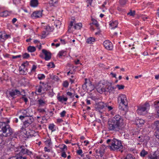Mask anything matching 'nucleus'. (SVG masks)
Returning <instances> with one entry per match:
<instances>
[{"label":"nucleus","mask_w":159,"mask_h":159,"mask_svg":"<svg viewBox=\"0 0 159 159\" xmlns=\"http://www.w3.org/2000/svg\"><path fill=\"white\" fill-rule=\"evenodd\" d=\"M123 128V120L119 115H116L108 122V128L110 131L118 132Z\"/></svg>","instance_id":"1"},{"label":"nucleus","mask_w":159,"mask_h":159,"mask_svg":"<svg viewBox=\"0 0 159 159\" xmlns=\"http://www.w3.org/2000/svg\"><path fill=\"white\" fill-rule=\"evenodd\" d=\"M106 142L109 145L111 150L114 151L123 148L121 141L115 139H108L107 140Z\"/></svg>","instance_id":"2"},{"label":"nucleus","mask_w":159,"mask_h":159,"mask_svg":"<svg viewBox=\"0 0 159 159\" xmlns=\"http://www.w3.org/2000/svg\"><path fill=\"white\" fill-rule=\"evenodd\" d=\"M2 132L3 136H10L12 133V130L9 125L5 122H0V132Z\"/></svg>","instance_id":"3"},{"label":"nucleus","mask_w":159,"mask_h":159,"mask_svg":"<svg viewBox=\"0 0 159 159\" xmlns=\"http://www.w3.org/2000/svg\"><path fill=\"white\" fill-rule=\"evenodd\" d=\"M118 101L120 103H121L124 106L125 108H120L119 107L120 109H121L122 111L124 112L123 115H125L126 114L127 110L128 109V101L127 99L126 96L123 94H120L119 95L118 98Z\"/></svg>","instance_id":"4"},{"label":"nucleus","mask_w":159,"mask_h":159,"mask_svg":"<svg viewBox=\"0 0 159 159\" xmlns=\"http://www.w3.org/2000/svg\"><path fill=\"white\" fill-rule=\"evenodd\" d=\"M150 108L149 103L146 102L144 104L138 107L137 110V113L140 115H144L148 112V111Z\"/></svg>","instance_id":"5"},{"label":"nucleus","mask_w":159,"mask_h":159,"mask_svg":"<svg viewBox=\"0 0 159 159\" xmlns=\"http://www.w3.org/2000/svg\"><path fill=\"white\" fill-rule=\"evenodd\" d=\"M29 65L28 62H25L22 64L19 68V70L21 74H26L27 73V67Z\"/></svg>","instance_id":"6"},{"label":"nucleus","mask_w":159,"mask_h":159,"mask_svg":"<svg viewBox=\"0 0 159 159\" xmlns=\"http://www.w3.org/2000/svg\"><path fill=\"white\" fill-rule=\"evenodd\" d=\"M20 113L21 114L19 116V118L21 120H23L25 117L30 116V114L27 109L21 110L20 112Z\"/></svg>","instance_id":"7"},{"label":"nucleus","mask_w":159,"mask_h":159,"mask_svg":"<svg viewBox=\"0 0 159 159\" xmlns=\"http://www.w3.org/2000/svg\"><path fill=\"white\" fill-rule=\"evenodd\" d=\"M43 10L36 11L33 12L31 16L33 18H40L42 16Z\"/></svg>","instance_id":"8"},{"label":"nucleus","mask_w":159,"mask_h":159,"mask_svg":"<svg viewBox=\"0 0 159 159\" xmlns=\"http://www.w3.org/2000/svg\"><path fill=\"white\" fill-rule=\"evenodd\" d=\"M103 45L105 48L108 50H111L113 49L112 43L109 40H106L104 41Z\"/></svg>","instance_id":"9"},{"label":"nucleus","mask_w":159,"mask_h":159,"mask_svg":"<svg viewBox=\"0 0 159 159\" xmlns=\"http://www.w3.org/2000/svg\"><path fill=\"white\" fill-rule=\"evenodd\" d=\"M10 95L13 98L19 96L21 94L20 92L17 89L12 90L9 92Z\"/></svg>","instance_id":"10"},{"label":"nucleus","mask_w":159,"mask_h":159,"mask_svg":"<svg viewBox=\"0 0 159 159\" xmlns=\"http://www.w3.org/2000/svg\"><path fill=\"white\" fill-rule=\"evenodd\" d=\"M96 89L98 92L100 93L106 92L107 90L102 84H99L96 87Z\"/></svg>","instance_id":"11"},{"label":"nucleus","mask_w":159,"mask_h":159,"mask_svg":"<svg viewBox=\"0 0 159 159\" xmlns=\"http://www.w3.org/2000/svg\"><path fill=\"white\" fill-rule=\"evenodd\" d=\"M76 21L75 20L71 21L69 26V29H79V23L76 24Z\"/></svg>","instance_id":"12"},{"label":"nucleus","mask_w":159,"mask_h":159,"mask_svg":"<svg viewBox=\"0 0 159 159\" xmlns=\"http://www.w3.org/2000/svg\"><path fill=\"white\" fill-rule=\"evenodd\" d=\"M20 154L21 155H24L25 154H27V155L31 156L32 154V152L29 151L26 148H22V146H21L20 148Z\"/></svg>","instance_id":"13"},{"label":"nucleus","mask_w":159,"mask_h":159,"mask_svg":"<svg viewBox=\"0 0 159 159\" xmlns=\"http://www.w3.org/2000/svg\"><path fill=\"white\" fill-rule=\"evenodd\" d=\"M42 52L45 56L44 59L46 61L50 60L51 58V54L50 52L45 49L42 50Z\"/></svg>","instance_id":"14"},{"label":"nucleus","mask_w":159,"mask_h":159,"mask_svg":"<svg viewBox=\"0 0 159 159\" xmlns=\"http://www.w3.org/2000/svg\"><path fill=\"white\" fill-rule=\"evenodd\" d=\"M10 36L9 35H7L5 33L0 32V42H4Z\"/></svg>","instance_id":"15"},{"label":"nucleus","mask_w":159,"mask_h":159,"mask_svg":"<svg viewBox=\"0 0 159 159\" xmlns=\"http://www.w3.org/2000/svg\"><path fill=\"white\" fill-rule=\"evenodd\" d=\"M118 22L117 20L112 21L109 24L110 26L111 27V29H114L117 26Z\"/></svg>","instance_id":"16"},{"label":"nucleus","mask_w":159,"mask_h":159,"mask_svg":"<svg viewBox=\"0 0 159 159\" xmlns=\"http://www.w3.org/2000/svg\"><path fill=\"white\" fill-rule=\"evenodd\" d=\"M57 98L59 102H66L67 100V98L65 97L63 95L60 96L59 94H57Z\"/></svg>","instance_id":"17"},{"label":"nucleus","mask_w":159,"mask_h":159,"mask_svg":"<svg viewBox=\"0 0 159 159\" xmlns=\"http://www.w3.org/2000/svg\"><path fill=\"white\" fill-rule=\"evenodd\" d=\"M39 2L38 0H31L30 2V6L33 7H36L38 5Z\"/></svg>","instance_id":"18"},{"label":"nucleus","mask_w":159,"mask_h":159,"mask_svg":"<svg viewBox=\"0 0 159 159\" xmlns=\"http://www.w3.org/2000/svg\"><path fill=\"white\" fill-rule=\"evenodd\" d=\"M9 13L7 11H2L0 8V16L5 17L9 15Z\"/></svg>","instance_id":"19"},{"label":"nucleus","mask_w":159,"mask_h":159,"mask_svg":"<svg viewBox=\"0 0 159 159\" xmlns=\"http://www.w3.org/2000/svg\"><path fill=\"white\" fill-rule=\"evenodd\" d=\"M22 132H23V133H24L26 136H29V135H31V132H33V131H31L29 129H22Z\"/></svg>","instance_id":"20"},{"label":"nucleus","mask_w":159,"mask_h":159,"mask_svg":"<svg viewBox=\"0 0 159 159\" xmlns=\"http://www.w3.org/2000/svg\"><path fill=\"white\" fill-rule=\"evenodd\" d=\"M105 107L108 111H110L112 110L114 108L113 106L111 105V103H105Z\"/></svg>","instance_id":"21"},{"label":"nucleus","mask_w":159,"mask_h":159,"mask_svg":"<svg viewBox=\"0 0 159 159\" xmlns=\"http://www.w3.org/2000/svg\"><path fill=\"white\" fill-rule=\"evenodd\" d=\"M85 88H87V89L90 91H92L95 88L94 85L91 84L90 83L88 84V86H86Z\"/></svg>","instance_id":"22"},{"label":"nucleus","mask_w":159,"mask_h":159,"mask_svg":"<svg viewBox=\"0 0 159 159\" xmlns=\"http://www.w3.org/2000/svg\"><path fill=\"white\" fill-rule=\"evenodd\" d=\"M136 124L140 127L142 126L144 123L145 121L144 120L139 119L137 120L136 121Z\"/></svg>","instance_id":"23"},{"label":"nucleus","mask_w":159,"mask_h":159,"mask_svg":"<svg viewBox=\"0 0 159 159\" xmlns=\"http://www.w3.org/2000/svg\"><path fill=\"white\" fill-rule=\"evenodd\" d=\"M148 158L150 159H158V157L154 152L153 155L151 154L148 156Z\"/></svg>","instance_id":"24"},{"label":"nucleus","mask_w":159,"mask_h":159,"mask_svg":"<svg viewBox=\"0 0 159 159\" xmlns=\"http://www.w3.org/2000/svg\"><path fill=\"white\" fill-rule=\"evenodd\" d=\"M105 107V103L103 102H100L98 105L97 108L102 109Z\"/></svg>","instance_id":"25"},{"label":"nucleus","mask_w":159,"mask_h":159,"mask_svg":"<svg viewBox=\"0 0 159 159\" xmlns=\"http://www.w3.org/2000/svg\"><path fill=\"white\" fill-rule=\"evenodd\" d=\"M97 154L100 157V159H104L103 156L104 154V151L103 150H99V151H97Z\"/></svg>","instance_id":"26"},{"label":"nucleus","mask_w":159,"mask_h":159,"mask_svg":"<svg viewBox=\"0 0 159 159\" xmlns=\"http://www.w3.org/2000/svg\"><path fill=\"white\" fill-rule=\"evenodd\" d=\"M107 90L106 92H108L109 93L112 92L113 91H114L115 89L116 88L112 86L111 85L108 86L107 87V88H106Z\"/></svg>","instance_id":"27"},{"label":"nucleus","mask_w":159,"mask_h":159,"mask_svg":"<svg viewBox=\"0 0 159 159\" xmlns=\"http://www.w3.org/2000/svg\"><path fill=\"white\" fill-rule=\"evenodd\" d=\"M43 88L41 86H39L36 88L37 92L38 93V94H42L43 92Z\"/></svg>","instance_id":"28"},{"label":"nucleus","mask_w":159,"mask_h":159,"mask_svg":"<svg viewBox=\"0 0 159 159\" xmlns=\"http://www.w3.org/2000/svg\"><path fill=\"white\" fill-rule=\"evenodd\" d=\"M66 55V51L62 50L60 51L58 55L57 56L59 58H61L62 57H64Z\"/></svg>","instance_id":"29"},{"label":"nucleus","mask_w":159,"mask_h":159,"mask_svg":"<svg viewBox=\"0 0 159 159\" xmlns=\"http://www.w3.org/2000/svg\"><path fill=\"white\" fill-rule=\"evenodd\" d=\"M95 41V39L92 37L88 38L86 42L89 44H91L93 42Z\"/></svg>","instance_id":"30"},{"label":"nucleus","mask_w":159,"mask_h":159,"mask_svg":"<svg viewBox=\"0 0 159 159\" xmlns=\"http://www.w3.org/2000/svg\"><path fill=\"white\" fill-rule=\"evenodd\" d=\"M45 29L47 32H50L52 31L54 29L53 26H50L49 25H48L45 27Z\"/></svg>","instance_id":"31"},{"label":"nucleus","mask_w":159,"mask_h":159,"mask_svg":"<svg viewBox=\"0 0 159 159\" xmlns=\"http://www.w3.org/2000/svg\"><path fill=\"white\" fill-rule=\"evenodd\" d=\"M32 121L30 118L29 120H25L24 123V125L25 126H27L30 125L32 122Z\"/></svg>","instance_id":"32"},{"label":"nucleus","mask_w":159,"mask_h":159,"mask_svg":"<svg viewBox=\"0 0 159 159\" xmlns=\"http://www.w3.org/2000/svg\"><path fill=\"white\" fill-rule=\"evenodd\" d=\"M148 154V152L146 151L144 149H143L140 152V156L141 157H144L146 155Z\"/></svg>","instance_id":"33"},{"label":"nucleus","mask_w":159,"mask_h":159,"mask_svg":"<svg viewBox=\"0 0 159 159\" xmlns=\"http://www.w3.org/2000/svg\"><path fill=\"white\" fill-rule=\"evenodd\" d=\"M28 50L29 52H32L36 50V48L34 47L29 46L28 48Z\"/></svg>","instance_id":"34"},{"label":"nucleus","mask_w":159,"mask_h":159,"mask_svg":"<svg viewBox=\"0 0 159 159\" xmlns=\"http://www.w3.org/2000/svg\"><path fill=\"white\" fill-rule=\"evenodd\" d=\"M55 125L54 124H51L49 125L48 129L51 130L52 132H53L55 130Z\"/></svg>","instance_id":"35"},{"label":"nucleus","mask_w":159,"mask_h":159,"mask_svg":"<svg viewBox=\"0 0 159 159\" xmlns=\"http://www.w3.org/2000/svg\"><path fill=\"white\" fill-rule=\"evenodd\" d=\"M81 143L80 146L83 147L84 146H86L89 143V142L88 140H84V142L81 141Z\"/></svg>","instance_id":"36"},{"label":"nucleus","mask_w":159,"mask_h":159,"mask_svg":"<svg viewBox=\"0 0 159 159\" xmlns=\"http://www.w3.org/2000/svg\"><path fill=\"white\" fill-rule=\"evenodd\" d=\"M119 3L121 6L124 7L127 3V0H119Z\"/></svg>","instance_id":"37"},{"label":"nucleus","mask_w":159,"mask_h":159,"mask_svg":"<svg viewBox=\"0 0 159 159\" xmlns=\"http://www.w3.org/2000/svg\"><path fill=\"white\" fill-rule=\"evenodd\" d=\"M135 158L133 156L130 154H128L126 157L124 159H135Z\"/></svg>","instance_id":"38"},{"label":"nucleus","mask_w":159,"mask_h":159,"mask_svg":"<svg viewBox=\"0 0 159 159\" xmlns=\"http://www.w3.org/2000/svg\"><path fill=\"white\" fill-rule=\"evenodd\" d=\"M38 102L39 104L41 106H43L46 104L45 101L42 99H39L38 100Z\"/></svg>","instance_id":"39"},{"label":"nucleus","mask_w":159,"mask_h":159,"mask_svg":"<svg viewBox=\"0 0 159 159\" xmlns=\"http://www.w3.org/2000/svg\"><path fill=\"white\" fill-rule=\"evenodd\" d=\"M38 78L39 80H42L45 79V76L43 74H39L38 75Z\"/></svg>","instance_id":"40"},{"label":"nucleus","mask_w":159,"mask_h":159,"mask_svg":"<svg viewBox=\"0 0 159 159\" xmlns=\"http://www.w3.org/2000/svg\"><path fill=\"white\" fill-rule=\"evenodd\" d=\"M154 125L156 127V128L158 130H159V120L156 121L154 123Z\"/></svg>","instance_id":"41"},{"label":"nucleus","mask_w":159,"mask_h":159,"mask_svg":"<svg viewBox=\"0 0 159 159\" xmlns=\"http://www.w3.org/2000/svg\"><path fill=\"white\" fill-rule=\"evenodd\" d=\"M37 68V66L35 65H33L32 68L31 70V72L33 73L36 71V70Z\"/></svg>","instance_id":"42"},{"label":"nucleus","mask_w":159,"mask_h":159,"mask_svg":"<svg viewBox=\"0 0 159 159\" xmlns=\"http://www.w3.org/2000/svg\"><path fill=\"white\" fill-rule=\"evenodd\" d=\"M87 79H85V82L84 84L82 85V88L84 90H85L86 89H87V88H85L86 86H88V84L87 82Z\"/></svg>","instance_id":"43"},{"label":"nucleus","mask_w":159,"mask_h":159,"mask_svg":"<svg viewBox=\"0 0 159 159\" xmlns=\"http://www.w3.org/2000/svg\"><path fill=\"white\" fill-rule=\"evenodd\" d=\"M135 14V11H132L131 10H130V12L127 13V15H129L131 16H134Z\"/></svg>","instance_id":"44"},{"label":"nucleus","mask_w":159,"mask_h":159,"mask_svg":"<svg viewBox=\"0 0 159 159\" xmlns=\"http://www.w3.org/2000/svg\"><path fill=\"white\" fill-rule=\"evenodd\" d=\"M116 86L118 88L119 90L123 89L125 87V86L122 85L117 84Z\"/></svg>","instance_id":"45"},{"label":"nucleus","mask_w":159,"mask_h":159,"mask_svg":"<svg viewBox=\"0 0 159 159\" xmlns=\"http://www.w3.org/2000/svg\"><path fill=\"white\" fill-rule=\"evenodd\" d=\"M56 23L57 24V25H56V26L57 28H60L61 23L59 20H57L56 21Z\"/></svg>","instance_id":"46"},{"label":"nucleus","mask_w":159,"mask_h":159,"mask_svg":"<svg viewBox=\"0 0 159 159\" xmlns=\"http://www.w3.org/2000/svg\"><path fill=\"white\" fill-rule=\"evenodd\" d=\"M47 66L49 68H52L54 67L55 66V65L53 63L50 62L47 65Z\"/></svg>","instance_id":"47"},{"label":"nucleus","mask_w":159,"mask_h":159,"mask_svg":"<svg viewBox=\"0 0 159 159\" xmlns=\"http://www.w3.org/2000/svg\"><path fill=\"white\" fill-rule=\"evenodd\" d=\"M22 57L24 58H27L29 57L30 55L29 54L25 53L23 55Z\"/></svg>","instance_id":"48"},{"label":"nucleus","mask_w":159,"mask_h":159,"mask_svg":"<svg viewBox=\"0 0 159 159\" xmlns=\"http://www.w3.org/2000/svg\"><path fill=\"white\" fill-rule=\"evenodd\" d=\"M67 94L71 98L75 96V95L74 93L69 92H67Z\"/></svg>","instance_id":"49"},{"label":"nucleus","mask_w":159,"mask_h":159,"mask_svg":"<svg viewBox=\"0 0 159 159\" xmlns=\"http://www.w3.org/2000/svg\"><path fill=\"white\" fill-rule=\"evenodd\" d=\"M66 112L65 111H63L60 113V116L61 117H64L65 116Z\"/></svg>","instance_id":"50"},{"label":"nucleus","mask_w":159,"mask_h":159,"mask_svg":"<svg viewBox=\"0 0 159 159\" xmlns=\"http://www.w3.org/2000/svg\"><path fill=\"white\" fill-rule=\"evenodd\" d=\"M68 85H69V83H68V82L66 81L64 82L63 84V86L65 87H67L68 86Z\"/></svg>","instance_id":"51"},{"label":"nucleus","mask_w":159,"mask_h":159,"mask_svg":"<svg viewBox=\"0 0 159 159\" xmlns=\"http://www.w3.org/2000/svg\"><path fill=\"white\" fill-rule=\"evenodd\" d=\"M58 0H51L50 3L52 4L53 5L54 4L57 2Z\"/></svg>","instance_id":"52"},{"label":"nucleus","mask_w":159,"mask_h":159,"mask_svg":"<svg viewBox=\"0 0 159 159\" xmlns=\"http://www.w3.org/2000/svg\"><path fill=\"white\" fill-rule=\"evenodd\" d=\"M22 157H18L17 156H15L10 157L9 159H22Z\"/></svg>","instance_id":"53"},{"label":"nucleus","mask_w":159,"mask_h":159,"mask_svg":"<svg viewBox=\"0 0 159 159\" xmlns=\"http://www.w3.org/2000/svg\"><path fill=\"white\" fill-rule=\"evenodd\" d=\"M61 156L64 158H66V155L65 151H63L61 153Z\"/></svg>","instance_id":"54"},{"label":"nucleus","mask_w":159,"mask_h":159,"mask_svg":"<svg viewBox=\"0 0 159 159\" xmlns=\"http://www.w3.org/2000/svg\"><path fill=\"white\" fill-rule=\"evenodd\" d=\"M21 57V55H19L17 56H12V58L13 59H16L18 58H20Z\"/></svg>","instance_id":"55"},{"label":"nucleus","mask_w":159,"mask_h":159,"mask_svg":"<svg viewBox=\"0 0 159 159\" xmlns=\"http://www.w3.org/2000/svg\"><path fill=\"white\" fill-rule=\"evenodd\" d=\"M38 111L41 113H43L45 112V110L43 109L39 108L38 109Z\"/></svg>","instance_id":"56"},{"label":"nucleus","mask_w":159,"mask_h":159,"mask_svg":"<svg viewBox=\"0 0 159 159\" xmlns=\"http://www.w3.org/2000/svg\"><path fill=\"white\" fill-rule=\"evenodd\" d=\"M44 150L45 152H50V149L49 148H48L47 147H45L44 148Z\"/></svg>","instance_id":"57"},{"label":"nucleus","mask_w":159,"mask_h":159,"mask_svg":"<svg viewBox=\"0 0 159 159\" xmlns=\"http://www.w3.org/2000/svg\"><path fill=\"white\" fill-rule=\"evenodd\" d=\"M93 22L91 23L90 25H95V24H96L98 23L97 21L95 20H93Z\"/></svg>","instance_id":"58"},{"label":"nucleus","mask_w":159,"mask_h":159,"mask_svg":"<svg viewBox=\"0 0 159 159\" xmlns=\"http://www.w3.org/2000/svg\"><path fill=\"white\" fill-rule=\"evenodd\" d=\"M67 147L66 145H64L63 148H62V150L63 151H65V149L66 150L67 149Z\"/></svg>","instance_id":"59"},{"label":"nucleus","mask_w":159,"mask_h":159,"mask_svg":"<svg viewBox=\"0 0 159 159\" xmlns=\"http://www.w3.org/2000/svg\"><path fill=\"white\" fill-rule=\"evenodd\" d=\"M159 103V101H156L154 102V105L155 106H157Z\"/></svg>","instance_id":"60"},{"label":"nucleus","mask_w":159,"mask_h":159,"mask_svg":"<svg viewBox=\"0 0 159 159\" xmlns=\"http://www.w3.org/2000/svg\"><path fill=\"white\" fill-rule=\"evenodd\" d=\"M110 74L112 75V77L116 78V74L111 72Z\"/></svg>","instance_id":"61"},{"label":"nucleus","mask_w":159,"mask_h":159,"mask_svg":"<svg viewBox=\"0 0 159 159\" xmlns=\"http://www.w3.org/2000/svg\"><path fill=\"white\" fill-rule=\"evenodd\" d=\"M53 79L54 80L56 81H57L59 80L58 77L57 76H54Z\"/></svg>","instance_id":"62"},{"label":"nucleus","mask_w":159,"mask_h":159,"mask_svg":"<svg viewBox=\"0 0 159 159\" xmlns=\"http://www.w3.org/2000/svg\"><path fill=\"white\" fill-rule=\"evenodd\" d=\"M17 21V19L16 18H14L12 20V22L13 23H15Z\"/></svg>","instance_id":"63"},{"label":"nucleus","mask_w":159,"mask_h":159,"mask_svg":"<svg viewBox=\"0 0 159 159\" xmlns=\"http://www.w3.org/2000/svg\"><path fill=\"white\" fill-rule=\"evenodd\" d=\"M95 157L96 159H100V157L98 155V154H97L95 156Z\"/></svg>","instance_id":"64"}]
</instances>
